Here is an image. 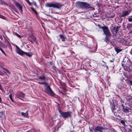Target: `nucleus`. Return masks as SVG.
Masks as SVG:
<instances>
[{
  "label": "nucleus",
  "instance_id": "1",
  "mask_svg": "<svg viewBox=\"0 0 132 132\" xmlns=\"http://www.w3.org/2000/svg\"><path fill=\"white\" fill-rule=\"evenodd\" d=\"M76 6L79 9H88L91 8V5L89 4L83 2H77L76 3Z\"/></svg>",
  "mask_w": 132,
  "mask_h": 132
},
{
  "label": "nucleus",
  "instance_id": "2",
  "mask_svg": "<svg viewBox=\"0 0 132 132\" xmlns=\"http://www.w3.org/2000/svg\"><path fill=\"white\" fill-rule=\"evenodd\" d=\"M46 6L49 7H53L54 8L57 9L60 8L62 6V5L60 3H47L46 4Z\"/></svg>",
  "mask_w": 132,
  "mask_h": 132
},
{
  "label": "nucleus",
  "instance_id": "3",
  "mask_svg": "<svg viewBox=\"0 0 132 132\" xmlns=\"http://www.w3.org/2000/svg\"><path fill=\"white\" fill-rule=\"evenodd\" d=\"M61 117H62L64 119H66L71 117L72 112L68 111L63 112L60 110H59Z\"/></svg>",
  "mask_w": 132,
  "mask_h": 132
},
{
  "label": "nucleus",
  "instance_id": "4",
  "mask_svg": "<svg viewBox=\"0 0 132 132\" xmlns=\"http://www.w3.org/2000/svg\"><path fill=\"white\" fill-rule=\"evenodd\" d=\"M131 64L130 61L129 60H127V61H123V63H122V65L124 69L125 70L128 71L130 68V65Z\"/></svg>",
  "mask_w": 132,
  "mask_h": 132
},
{
  "label": "nucleus",
  "instance_id": "5",
  "mask_svg": "<svg viewBox=\"0 0 132 132\" xmlns=\"http://www.w3.org/2000/svg\"><path fill=\"white\" fill-rule=\"evenodd\" d=\"M16 50L17 53L21 55H25L29 57L32 56V55L29 54L28 53L25 52L21 50L16 45Z\"/></svg>",
  "mask_w": 132,
  "mask_h": 132
},
{
  "label": "nucleus",
  "instance_id": "6",
  "mask_svg": "<svg viewBox=\"0 0 132 132\" xmlns=\"http://www.w3.org/2000/svg\"><path fill=\"white\" fill-rule=\"evenodd\" d=\"M99 28L102 29L104 34L106 36L110 37L111 35L108 27L106 26L101 27L100 26H98Z\"/></svg>",
  "mask_w": 132,
  "mask_h": 132
},
{
  "label": "nucleus",
  "instance_id": "7",
  "mask_svg": "<svg viewBox=\"0 0 132 132\" xmlns=\"http://www.w3.org/2000/svg\"><path fill=\"white\" fill-rule=\"evenodd\" d=\"M45 87L46 88V90L47 91V92L45 91V92L48 93L52 96H54L55 95V94L52 91L51 88L48 84L45 85Z\"/></svg>",
  "mask_w": 132,
  "mask_h": 132
},
{
  "label": "nucleus",
  "instance_id": "8",
  "mask_svg": "<svg viewBox=\"0 0 132 132\" xmlns=\"http://www.w3.org/2000/svg\"><path fill=\"white\" fill-rule=\"evenodd\" d=\"M16 97L21 100H23V99H24L25 95L23 93L20 92L18 94L16 95Z\"/></svg>",
  "mask_w": 132,
  "mask_h": 132
},
{
  "label": "nucleus",
  "instance_id": "9",
  "mask_svg": "<svg viewBox=\"0 0 132 132\" xmlns=\"http://www.w3.org/2000/svg\"><path fill=\"white\" fill-rule=\"evenodd\" d=\"M103 129V128L101 126H97L95 129V132H97L98 131L100 132H102Z\"/></svg>",
  "mask_w": 132,
  "mask_h": 132
},
{
  "label": "nucleus",
  "instance_id": "10",
  "mask_svg": "<svg viewBox=\"0 0 132 132\" xmlns=\"http://www.w3.org/2000/svg\"><path fill=\"white\" fill-rule=\"evenodd\" d=\"M97 45L96 44L95 46L94 47H92L90 48V49L89 50V51L90 52H94L97 49Z\"/></svg>",
  "mask_w": 132,
  "mask_h": 132
},
{
  "label": "nucleus",
  "instance_id": "11",
  "mask_svg": "<svg viewBox=\"0 0 132 132\" xmlns=\"http://www.w3.org/2000/svg\"><path fill=\"white\" fill-rule=\"evenodd\" d=\"M15 4L16 6L19 8V10L21 13H22L23 12L22 7V5L19 3L16 2Z\"/></svg>",
  "mask_w": 132,
  "mask_h": 132
},
{
  "label": "nucleus",
  "instance_id": "12",
  "mask_svg": "<svg viewBox=\"0 0 132 132\" xmlns=\"http://www.w3.org/2000/svg\"><path fill=\"white\" fill-rule=\"evenodd\" d=\"M123 112L126 113L130 112V111H129V110H130L126 106H123Z\"/></svg>",
  "mask_w": 132,
  "mask_h": 132
},
{
  "label": "nucleus",
  "instance_id": "13",
  "mask_svg": "<svg viewBox=\"0 0 132 132\" xmlns=\"http://www.w3.org/2000/svg\"><path fill=\"white\" fill-rule=\"evenodd\" d=\"M130 12L128 11H123L122 13L121 16L124 17L129 14Z\"/></svg>",
  "mask_w": 132,
  "mask_h": 132
},
{
  "label": "nucleus",
  "instance_id": "14",
  "mask_svg": "<svg viewBox=\"0 0 132 132\" xmlns=\"http://www.w3.org/2000/svg\"><path fill=\"white\" fill-rule=\"evenodd\" d=\"M38 78L42 80L45 81L46 79V78L44 74H43L40 76L38 77Z\"/></svg>",
  "mask_w": 132,
  "mask_h": 132
},
{
  "label": "nucleus",
  "instance_id": "15",
  "mask_svg": "<svg viewBox=\"0 0 132 132\" xmlns=\"http://www.w3.org/2000/svg\"><path fill=\"white\" fill-rule=\"evenodd\" d=\"M21 114L23 117H27L28 118L29 116H28V111H27L25 113L22 112L21 113Z\"/></svg>",
  "mask_w": 132,
  "mask_h": 132
},
{
  "label": "nucleus",
  "instance_id": "16",
  "mask_svg": "<svg viewBox=\"0 0 132 132\" xmlns=\"http://www.w3.org/2000/svg\"><path fill=\"white\" fill-rule=\"evenodd\" d=\"M110 106L112 108H114L115 107V104L114 103L113 101L111 102V99L110 100Z\"/></svg>",
  "mask_w": 132,
  "mask_h": 132
},
{
  "label": "nucleus",
  "instance_id": "17",
  "mask_svg": "<svg viewBox=\"0 0 132 132\" xmlns=\"http://www.w3.org/2000/svg\"><path fill=\"white\" fill-rule=\"evenodd\" d=\"M59 37L61 39L62 41H64L65 40V39H66L65 37H64L63 35H59Z\"/></svg>",
  "mask_w": 132,
  "mask_h": 132
},
{
  "label": "nucleus",
  "instance_id": "18",
  "mask_svg": "<svg viewBox=\"0 0 132 132\" xmlns=\"http://www.w3.org/2000/svg\"><path fill=\"white\" fill-rule=\"evenodd\" d=\"M113 30L114 32L117 34L118 31V27H114L113 28Z\"/></svg>",
  "mask_w": 132,
  "mask_h": 132
},
{
  "label": "nucleus",
  "instance_id": "19",
  "mask_svg": "<svg viewBox=\"0 0 132 132\" xmlns=\"http://www.w3.org/2000/svg\"><path fill=\"white\" fill-rule=\"evenodd\" d=\"M132 28V23L128 24L127 25V28L128 30H130Z\"/></svg>",
  "mask_w": 132,
  "mask_h": 132
},
{
  "label": "nucleus",
  "instance_id": "20",
  "mask_svg": "<svg viewBox=\"0 0 132 132\" xmlns=\"http://www.w3.org/2000/svg\"><path fill=\"white\" fill-rule=\"evenodd\" d=\"M115 50L116 52H117V53H118L122 51V50L119 49L118 48L116 47L115 48Z\"/></svg>",
  "mask_w": 132,
  "mask_h": 132
},
{
  "label": "nucleus",
  "instance_id": "21",
  "mask_svg": "<svg viewBox=\"0 0 132 132\" xmlns=\"http://www.w3.org/2000/svg\"><path fill=\"white\" fill-rule=\"evenodd\" d=\"M0 118H2L3 119L5 118V116L2 112H0Z\"/></svg>",
  "mask_w": 132,
  "mask_h": 132
},
{
  "label": "nucleus",
  "instance_id": "22",
  "mask_svg": "<svg viewBox=\"0 0 132 132\" xmlns=\"http://www.w3.org/2000/svg\"><path fill=\"white\" fill-rule=\"evenodd\" d=\"M38 82L40 84H44L45 85H47V83L45 81L43 82Z\"/></svg>",
  "mask_w": 132,
  "mask_h": 132
},
{
  "label": "nucleus",
  "instance_id": "23",
  "mask_svg": "<svg viewBox=\"0 0 132 132\" xmlns=\"http://www.w3.org/2000/svg\"><path fill=\"white\" fill-rule=\"evenodd\" d=\"M4 64L3 63H2L1 62H0V67L3 69L4 70Z\"/></svg>",
  "mask_w": 132,
  "mask_h": 132
},
{
  "label": "nucleus",
  "instance_id": "24",
  "mask_svg": "<svg viewBox=\"0 0 132 132\" xmlns=\"http://www.w3.org/2000/svg\"><path fill=\"white\" fill-rule=\"evenodd\" d=\"M31 4H32L34 5L37 8V5L36 3L35 2H32V3H31Z\"/></svg>",
  "mask_w": 132,
  "mask_h": 132
},
{
  "label": "nucleus",
  "instance_id": "25",
  "mask_svg": "<svg viewBox=\"0 0 132 132\" xmlns=\"http://www.w3.org/2000/svg\"><path fill=\"white\" fill-rule=\"evenodd\" d=\"M0 50L6 56H7V55L6 53H5L4 51L3 50V49L0 47Z\"/></svg>",
  "mask_w": 132,
  "mask_h": 132
},
{
  "label": "nucleus",
  "instance_id": "26",
  "mask_svg": "<svg viewBox=\"0 0 132 132\" xmlns=\"http://www.w3.org/2000/svg\"><path fill=\"white\" fill-rule=\"evenodd\" d=\"M31 9L37 15V12L33 8H31Z\"/></svg>",
  "mask_w": 132,
  "mask_h": 132
},
{
  "label": "nucleus",
  "instance_id": "27",
  "mask_svg": "<svg viewBox=\"0 0 132 132\" xmlns=\"http://www.w3.org/2000/svg\"><path fill=\"white\" fill-rule=\"evenodd\" d=\"M14 35H16V36H17V37H18L19 38H21V36L20 35L18 34L17 33H14Z\"/></svg>",
  "mask_w": 132,
  "mask_h": 132
},
{
  "label": "nucleus",
  "instance_id": "28",
  "mask_svg": "<svg viewBox=\"0 0 132 132\" xmlns=\"http://www.w3.org/2000/svg\"><path fill=\"white\" fill-rule=\"evenodd\" d=\"M4 70L9 75L11 73L8 70H5L4 69Z\"/></svg>",
  "mask_w": 132,
  "mask_h": 132
},
{
  "label": "nucleus",
  "instance_id": "29",
  "mask_svg": "<svg viewBox=\"0 0 132 132\" xmlns=\"http://www.w3.org/2000/svg\"><path fill=\"white\" fill-rule=\"evenodd\" d=\"M27 2L29 4V5H30L31 3L29 2V0H26Z\"/></svg>",
  "mask_w": 132,
  "mask_h": 132
},
{
  "label": "nucleus",
  "instance_id": "30",
  "mask_svg": "<svg viewBox=\"0 0 132 132\" xmlns=\"http://www.w3.org/2000/svg\"><path fill=\"white\" fill-rule=\"evenodd\" d=\"M11 100L13 102V100L12 98V95H10L9 96Z\"/></svg>",
  "mask_w": 132,
  "mask_h": 132
},
{
  "label": "nucleus",
  "instance_id": "31",
  "mask_svg": "<svg viewBox=\"0 0 132 132\" xmlns=\"http://www.w3.org/2000/svg\"><path fill=\"white\" fill-rule=\"evenodd\" d=\"M120 122L121 123H122V124H124L125 123V122L124 120H121Z\"/></svg>",
  "mask_w": 132,
  "mask_h": 132
},
{
  "label": "nucleus",
  "instance_id": "32",
  "mask_svg": "<svg viewBox=\"0 0 132 132\" xmlns=\"http://www.w3.org/2000/svg\"><path fill=\"white\" fill-rule=\"evenodd\" d=\"M128 20L129 21L131 22L132 21V18H128Z\"/></svg>",
  "mask_w": 132,
  "mask_h": 132
},
{
  "label": "nucleus",
  "instance_id": "33",
  "mask_svg": "<svg viewBox=\"0 0 132 132\" xmlns=\"http://www.w3.org/2000/svg\"><path fill=\"white\" fill-rule=\"evenodd\" d=\"M129 82L130 84H131V85H132V80H130L129 81Z\"/></svg>",
  "mask_w": 132,
  "mask_h": 132
},
{
  "label": "nucleus",
  "instance_id": "34",
  "mask_svg": "<svg viewBox=\"0 0 132 132\" xmlns=\"http://www.w3.org/2000/svg\"><path fill=\"white\" fill-rule=\"evenodd\" d=\"M114 59H113L112 60H110V62H114Z\"/></svg>",
  "mask_w": 132,
  "mask_h": 132
},
{
  "label": "nucleus",
  "instance_id": "35",
  "mask_svg": "<svg viewBox=\"0 0 132 132\" xmlns=\"http://www.w3.org/2000/svg\"><path fill=\"white\" fill-rule=\"evenodd\" d=\"M63 47H67L68 46V45L67 44H66L65 45H63Z\"/></svg>",
  "mask_w": 132,
  "mask_h": 132
},
{
  "label": "nucleus",
  "instance_id": "36",
  "mask_svg": "<svg viewBox=\"0 0 132 132\" xmlns=\"http://www.w3.org/2000/svg\"><path fill=\"white\" fill-rule=\"evenodd\" d=\"M33 41H35L36 40V39L35 38H34L33 39Z\"/></svg>",
  "mask_w": 132,
  "mask_h": 132
},
{
  "label": "nucleus",
  "instance_id": "37",
  "mask_svg": "<svg viewBox=\"0 0 132 132\" xmlns=\"http://www.w3.org/2000/svg\"><path fill=\"white\" fill-rule=\"evenodd\" d=\"M114 15H113L112 16H111V15H110V18H113V17H114Z\"/></svg>",
  "mask_w": 132,
  "mask_h": 132
},
{
  "label": "nucleus",
  "instance_id": "38",
  "mask_svg": "<svg viewBox=\"0 0 132 132\" xmlns=\"http://www.w3.org/2000/svg\"><path fill=\"white\" fill-rule=\"evenodd\" d=\"M127 132H132L130 129H129Z\"/></svg>",
  "mask_w": 132,
  "mask_h": 132
},
{
  "label": "nucleus",
  "instance_id": "39",
  "mask_svg": "<svg viewBox=\"0 0 132 132\" xmlns=\"http://www.w3.org/2000/svg\"><path fill=\"white\" fill-rule=\"evenodd\" d=\"M130 53L131 54H132V48L131 49Z\"/></svg>",
  "mask_w": 132,
  "mask_h": 132
},
{
  "label": "nucleus",
  "instance_id": "40",
  "mask_svg": "<svg viewBox=\"0 0 132 132\" xmlns=\"http://www.w3.org/2000/svg\"><path fill=\"white\" fill-rule=\"evenodd\" d=\"M114 115H115V116H116V115H117V113L116 112H114Z\"/></svg>",
  "mask_w": 132,
  "mask_h": 132
},
{
  "label": "nucleus",
  "instance_id": "41",
  "mask_svg": "<svg viewBox=\"0 0 132 132\" xmlns=\"http://www.w3.org/2000/svg\"><path fill=\"white\" fill-rule=\"evenodd\" d=\"M128 97H129V99H130L131 97V96H129Z\"/></svg>",
  "mask_w": 132,
  "mask_h": 132
},
{
  "label": "nucleus",
  "instance_id": "42",
  "mask_svg": "<svg viewBox=\"0 0 132 132\" xmlns=\"http://www.w3.org/2000/svg\"><path fill=\"white\" fill-rule=\"evenodd\" d=\"M3 74V73L2 72H0V75H2V74Z\"/></svg>",
  "mask_w": 132,
  "mask_h": 132
},
{
  "label": "nucleus",
  "instance_id": "43",
  "mask_svg": "<svg viewBox=\"0 0 132 132\" xmlns=\"http://www.w3.org/2000/svg\"><path fill=\"white\" fill-rule=\"evenodd\" d=\"M130 33H132V30L130 31Z\"/></svg>",
  "mask_w": 132,
  "mask_h": 132
},
{
  "label": "nucleus",
  "instance_id": "44",
  "mask_svg": "<svg viewBox=\"0 0 132 132\" xmlns=\"http://www.w3.org/2000/svg\"><path fill=\"white\" fill-rule=\"evenodd\" d=\"M131 61L130 62H131V63H132V58L131 59Z\"/></svg>",
  "mask_w": 132,
  "mask_h": 132
},
{
  "label": "nucleus",
  "instance_id": "45",
  "mask_svg": "<svg viewBox=\"0 0 132 132\" xmlns=\"http://www.w3.org/2000/svg\"><path fill=\"white\" fill-rule=\"evenodd\" d=\"M105 38L106 39H107V36H106V37H105Z\"/></svg>",
  "mask_w": 132,
  "mask_h": 132
},
{
  "label": "nucleus",
  "instance_id": "46",
  "mask_svg": "<svg viewBox=\"0 0 132 132\" xmlns=\"http://www.w3.org/2000/svg\"><path fill=\"white\" fill-rule=\"evenodd\" d=\"M123 125L124 127H125V124H123Z\"/></svg>",
  "mask_w": 132,
  "mask_h": 132
},
{
  "label": "nucleus",
  "instance_id": "47",
  "mask_svg": "<svg viewBox=\"0 0 132 132\" xmlns=\"http://www.w3.org/2000/svg\"><path fill=\"white\" fill-rule=\"evenodd\" d=\"M112 112H113V113H114V111H113V110H112Z\"/></svg>",
  "mask_w": 132,
  "mask_h": 132
},
{
  "label": "nucleus",
  "instance_id": "48",
  "mask_svg": "<svg viewBox=\"0 0 132 132\" xmlns=\"http://www.w3.org/2000/svg\"><path fill=\"white\" fill-rule=\"evenodd\" d=\"M4 72L5 73H6V72H5V71H4Z\"/></svg>",
  "mask_w": 132,
  "mask_h": 132
},
{
  "label": "nucleus",
  "instance_id": "49",
  "mask_svg": "<svg viewBox=\"0 0 132 132\" xmlns=\"http://www.w3.org/2000/svg\"><path fill=\"white\" fill-rule=\"evenodd\" d=\"M31 41V42H32V41Z\"/></svg>",
  "mask_w": 132,
  "mask_h": 132
},
{
  "label": "nucleus",
  "instance_id": "50",
  "mask_svg": "<svg viewBox=\"0 0 132 132\" xmlns=\"http://www.w3.org/2000/svg\"><path fill=\"white\" fill-rule=\"evenodd\" d=\"M71 132H73L71 131Z\"/></svg>",
  "mask_w": 132,
  "mask_h": 132
},
{
  "label": "nucleus",
  "instance_id": "51",
  "mask_svg": "<svg viewBox=\"0 0 132 132\" xmlns=\"http://www.w3.org/2000/svg\"><path fill=\"white\" fill-rule=\"evenodd\" d=\"M58 40H59V41L60 40V39H59Z\"/></svg>",
  "mask_w": 132,
  "mask_h": 132
}]
</instances>
